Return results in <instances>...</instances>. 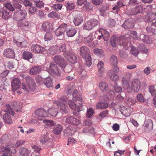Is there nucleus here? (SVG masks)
I'll return each mask as SVG.
<instances>
[{
	"instance_id": "obj_38",
	"label": "nucleus",
	"mask_w": 156,
	"mask_h": 156,
	"mask_svg": "<svg viewBox=\"0 0 156 156\" xmlns=\"http://www.w3.org/2000/svg\"><path fill=\"white\" fill-rule=\"evenodd\" d=\"M29 24L28 21H22L18 23L17 26L19 27H21L25 30H27L29 27Z\"/></svg>"
},
{
	"instance_id": "obj_23",
	"label": "nucleus",
	"mask_w": 156,
	"mask_h": 156,
	"mask_svg": "<svg viewBox=\"0 0 156 156\" xmlns=\"http://www.w3.org/2000/svg\"><path fill=\"white\" fill-rule=\"evenodd\" d=\"M104 64L103 62L100 61L97 64L98 69V75L100 76H101L105 71L104 67Z\"/></svg>"
},
{
	"instance_id": "obj_25",
	"label": "nucleus",
	"mask_w": 156,
	"mask_h": 156,
	"mask_svg": "<svg viewBox=\"0 0 156 156\" xmlns=\"http://www.w3.org/2000/svg\"><path fill=\"white\" fill-rule=\"evenodd\" d=\"M89 48L86 46H82L80 48V55L83 58H85L88 55Z\"/></svg>"
},
{
	"instance_id": "obj_16",
	"label": "nucleus",
	"mask_w": 156,
	"mask_h": 156,
	"mask_svg": "<svg viewBox=\"0 0 156 156\" xmlns=\"http://www.w3.org/2000/svg\"><path fill=\"white\" fill-rule=\"evenodd\" d=\"M65 56L69 61L72 64H74L77 62V57L76 56L71 54L70 52H67L65 53Z\"/></svg>"
},
{
	"instance_id": "obj_21",
	"label": "nucleus",
	"mask_w": 156,
	"mask_h": 156,
	"mask_svg": "<svg viewBox=\"0 0 156 156\" xmlns=\"http://www.w3.org/2000/svg\"><path fill=\"white\" fill-rule=\"evenodd\" d=\"M156 19V12L154 13L152 12H149L146 16L145 19L148 22H150Z\"/></svg>"
},
{
	"instance_id": "obj_7",
	"label": "nucleus",
	"mask_w": 156,
	"mask_h": 156,
	"mask_svg": "<svg viewBox=\"0 0 156 156\" xmlns=\"http://www.w3.org/2000/svg\"><path fill=\"white\" fill-rule=\"evenodd\" d=\"M98 21L95 19H92L86 22L83 25V28L88 30H91L93 27L98 24Z\"/></svg>"
},
{
	"instance_id": "obj_29",
	"label": "nucleus",
	"mask_w": 156,
	"mask_h": 156,
	"mask_svg": "<svg viewBox=\"0 0 156 156\" xmlns=\"http://www.w3.org/2000/svg\"><path fill=\"white\" fill-rule=\"evenodd\" d=\"M32 53L30 52L24 51L22 54L23 58L25 60L29 61L33 57Z\"/></svg>"
},
{
	"instance_id": "obj_50",
	"label": "nucleus",
	"mask_w": 156,
	"mask_h": 156,
	"mask_svg": "<svg viewBox=\"0 0 156 156\" xmlns=\"http://www.w3.org/2000/svg\"><path fill=\"white\" fill-rule=\"evenodd\" d=\"M62 69H63L64 71L66 73H69L72 70V66L70 64H65L64 66L61 68Z\"/></svg>"
},
{
	"instance_id": "obj_57",
	"label": "nucleus",
	"mask_w": 156,
	"mask_h": 156,
	"mask_svg": "<svg viewBox=\"0 0 156 156\" xmlns=\"http://www.w3.org/2000/svg\"><path fill=\"white\" fill-rule=\"evenodd\" d=\"M53 9L58 11L61 10L62 7V5L61 4H54L51 6Z\"/></svg>"
},
{
	"instance_id": "obj_11",
	"label": "nucleus",
	"mask_w": 156,
	"mask_h": 156,
	"mask_svg": "<svg viewBox=\"0 0 156 156\" xmlns=\"http://www.w3.org/2000/svg\"><path fill=\"white\" fill-rule=\"evenodd\" d=\"M9 73L8 70H5L0 74V90H3L5 89L4 82L5 79V78L6 76Z\"/></svg>"
},
{
	"instance_id": "obj_24",
	"label": "nucleus",
	"mask_w": 156,
	"mask_h": 156,
	"mask_svg": "<svg viewBox=\"0 0 156 156\" xmlns=\"http://www.w3.org/2000/svg\"><path fill=\"white\" fill-rule=\"evenodd\" d=\"M99 87L100 90L103 92H105L109 90L108 84L104 82H101L100 83Z\"/></svg>"
},
{
	"instance_id": "obj_5",
	"label": "nucleus",
	"mask_w": 156,
	"mask_h": 156,
	"mask_svg": "<svg viewBox=\"0 0 156 156\" xmlns=\"http://www.w3.org/2000/svg\"><path fill=\"white\" fill-rule=\"evenodd\" d=\"M67 24L62 23L57 28L55 31V35L58 37L63 38L64 37L65 32L67 28Z\"/></svg>"
},
{
	"instance_id": "obj_60",
	"label": "nucleus",
	"mask_w": 156,
	"mask_h": 156,
	"mask_svg": "<svg viewBox=\"0 0 156 156\" xmlns=\"http://www.w3.org/2000/svg\"><path fill=\"white\" fill-rule=\"evenodd\" d=\"M93 40V38L92 37V35L91 34H90L88 37H85L84 39L85 42L87 43H90Z\"/></svg>"
},
{
	"instance_id": "obj_30",
	"label": "nucleus",
	"mask_w": 156,
	"mask_h": 156,
	"mask_svg": "<svg viewBox=\"0 0 156 156\" xmlns=\"http://www.w3.org/2000/svg\"><path fill=\"white\" fill-rule=\"evenodd\" d=\"M115 95L114 91L112 90H110L106 95L104 96L103 98L104 100L107 101L112 100L114 98Z\"/></svg>"
},
{
	"instance_id": "obj_56",
	"label": "nucleus",
	"mask_w": 156,
	"mask_h": 156,
	"mask_svg": "<svg viewBox=\"0 0 156 156\" xmlns=\"http://www.w3.org/2000/svg\"><path fill=\"white\" fill-rule=\"evenodd\" d=\"M140 51L143 53H147L148 52V49L146 48L145 46L141 44L140 45Z\"/></svg>"
},
{
	"instance_id": "obj_19",
	"label": "nucleus",
	"mask_w": 156,
	"mask_h": 156,
	"mask_svg": "<svg viewBox=\"0 0 156 156\" xmlns=\"http://www.w3.org/2000/svg\"><path fill=\"white\" fill-rule=\"evenodd\" d=\"M143 12V8L141 6L138 5L136 8L132 9L129 11L130 15H136Z\"/></svg>"
},
{
	"instance_id": "obj_52",
	"label": "nucleus",
	"mask_w": 156,
	"mask_h": 156,
	"mask_svg": "<svg viewBox=\"0 0 156 156\" xmlns=\"http://www.w3.org/2000/svg\"><path fill=\"white\" fill-rule=\"evenodd\" d=\"M149 91L152 96L156 94V87L153 86H151L149 88Z\"/></svg>"
},
{
	"instance_id": "obj_27",
	"label": "nucleus",
	"mask_w": 156,
	"mask_h": 156,
	"mask_svg": "<svg viewBox=\"0 0 156 156\" xmlns=\"http://www.w3.org/2000/svg\"><path fill=\"white\" fill-rule=\"evenodd\" d=\"M145 127L146 129L150 131L153 129V122L151 119H148L145 121L144 123Z\"/></svg>"
},
{
	"instance_id": "obj_31",
	"label": "nucleus",
	"mask_w": 156,
	"mask_h": 156,
	"mask_svg": "<svg viewBox=\"0 0 156 156\" xmlns=\"http://www.w3.org/2000/svg\"><path fill=\"white\" fill-rule=\"evenodd\" d=\"M68 104L70 108L73 110L77 112H79L80 111V108L78 106L77 107L76 105L72 100H69Z\"/></svg>"
},
{
	"instance_id": "obj_33",
	"label": "nucleus",
	"mask_w": 156,
	"mask_h": 156,
	"mask_svg": "<svg viewBox=\"0 0 156 156\" xmlns=\"http://www.w3.org/2000/svg\"><path fill=\"white\" fill-rule=\"evenodd\" d=\"M3 119L4 122L6 123L10 124L12 122L11 116L8 114L5 113L3 116Z\"/></svg>"
},
{
	"instance_id": "obj_46",
	"label": "nucleus",
	"mask_w": 156,
	"mask_h": 156,
	"mask_svg": "<svg viewBox=\"0 0 156 156\" xmlns=\"http://www.w3.org/2000/svg\"><path fill=\"white\" fill-rule=\"evenodd\" d=\"M83 8L85 10L90 11L92 9V6L90 2H86L84 4Z\"/></svg>"
},
{
	"instance_id": "obj_12",
	"label": "nucleus",
	"mask_w": 156,
	"mask_h": 156,
	"mask_svg": "<svg viewBox=\"0 0 156 156\" xmlns=\"http://www.w3.org/2000/svg\"><path fill=\"white\" fill-rule=\"evenodd\" d=\"M63 120L68 124H73L75 125H78L80 124L79 120L71 116L67 117H65L63 118Z\"/></svg>"
},
{
	"instance_id": "obj_54",
	"label": "nucleus",
	"mask_w": 156,
	"mask_h": 156,
	"mask_svg": "<svg viewBox=\"0 0 156 156\" xmlns=\"http://www.w3.org/2000/svg\"><path fill=\"white\" fill-rule=\"evenodd\" d=\"M43 122L45 124L46 127L47 126L51 127L53 126L55 124L54 122L51 120H43Z\"/></svg>"
},
{
	"instance_id": "obj_20",
	"label": "nucleus",
	"mask_w": 156,
	"mask_h": 156,
	"mask_svg": "<svg viewBox=\"0 0 156 156\" xmlns=\"http://www.w3.org/2000/svg\"><path fill=\"white\" fill-rule=\"evenodd\" d=\"M107 75L111 80L114 81H117L119 80V76L117 74L113 73L112 70H109L107 73Z\"/></svg>"
},
{
	"instance_id": "obj_39",
	"label": "nucleus",
	"mask_w": 156,
	"mask_h": 156,
	"mask_svg": "<svg viewBox=\"0 0 156 156\" xmlns=\"http://www.w3.org/2000/svg\"><path fill=\"white\" fill-rule=\"evenodd\" d=\"M108 106V104L105 102H99L96 105V108L98 109H105Z\"/></svg>"
},
{
	"instance_id": "obj_62",
	"label": "nucleus",
	"mask_w": 156,
	"mask_h": 156,
	"mask_svg": "<svg viewBox=\"0 0 156 156\" xmlns=\"http://www.w3.org/2000/svg\"><path fill=\"white\" fill-rule=\"evenodd\" d=\"M136 98L138 101L140 102H143L144 101V98L141 94H138L136 96Z\"/></svg>"
},
{
	"instance_id": "obj_34",
	"label": "nucleus",
	"mask_w": 156,
	"mask_h": 156,
	"mask_svg": "<svg viewBox=\"0 0 156 156\" xmlns=\"http://www.w3.org/2000/svg\"><path fill=\"white\" fill-rule=\"evenodd\" d=\"M76 33V30L74 28H69L66 31V34L68 37H73Z\"/></svg>"
},
{
	"instance_id": "obj_6",
	"label": "nucleus",
	"mask_w": 156,
	"mask_h": 156,
	"mask_svg": "<svg viewBox=\"0 0 156 156\" xmlns=\"http://www.w3.org/2000/svg\"><path fill=\"white\" fill-rule=\"evenodd\" d=\"M27 13L24 9L20 10L18 12L14 13L13 19L16 21H19L25 19L27 16Z\"/></svg>"
},
{
	"instance_id": "obj_44",
	"label": "nucleus",
	"mask_w": 156,
	"mask_h": 156,
	"mask_svg": "<svg viewBox=\"0 0 156 156\" xmlns=\"http://www.w3.org/2000/svg\"><path fill=\"white\" fill-rule=\"evenodd\" d=\"M110 62L112 66H117V57L115 55H112L110 58Z\"/></svg>"
},
{
	"instance_id": "obj_36",
	"label": "nucleus",
	"mask_w": 156,
	"mask_h": 156,
	"mask_svg": "<svg viewBox=\"0 0 156 156\" xmlns=\"http://www.w3.org/2000/svg\"><path fill=\"white\" fill-rule=\"evenodd\" d=\"M2 149L3 153L2 156H12L11 151L9 147H4Z\"/></svg>"
},
{
	"instance_id": "obj_61",
	"label": "nucleus",
	"mask_w": 156,
	"mask_h": 156,
	"mask_svg": "<svg viewBox=\"0 0 156 156\" xmlns=\"http://www.w3.org/2000/svg\"><path fill=\"white\" fill-rule=\"evenodd\" d=\"M131 53L132 55L136 56L139 54V51L135 48L133 46H132L131 49Z\"/></svg>"
},
{
	"instance_id": "obj_45",
	"label": "nucleus",
	"mask_w": 156,
	"mask_h": 156,
	"mask_svg": "<svg viewBox=\"0 0 156 156\" xmlns=\"http://www.w3.org/2000/svg\"><path fill=\"white\" fill-rule=\"evenodd\" d=\"M20 155L22 156H28L30 151L26 148H22L20 151Z\"/></svg>"
},
{
	"instance_id": "obj_1",
	"label": "nucleus",
	"mask_w": 156,
	"mask_h": 156,
	"mask_svg": "<svg viewBox=\"0 0 156 156\" xmlns=\"http://www.w3.org/2000/svg\"><path fill=\"white\" fill-rule=\"evenodd\" d=\"M128 39V37H126V36H121L118 37L117 35H114L111 37L110 41L113 47H115L117 44L120 45H122L124 48L126 49V47L128 44H125V43Z\"/></svg>"
},
{
	"instance_id": "obj_53",
	"label": "nucleus",
	"mask_w": 156,
	"mask_h": 156,
	"mask_svg": "<svg viewBox=\"0 0 156 156\" xmlns=\"http://www.w3.org/2000/svg\"><path fill=\"white\" fill-rule=\"evenodd\" d=\"M124 5L121 2H119L117 5H115L114 7L113 8V9L115 12H117L119 10L120 7L124 6Z\"/></svg>"
},
{
	"instance_id": "obj_4",
	"label": "nucleus",
	"mask_w": 156,
	"mask_h": 156,
	"mask_svg": "<svg viewBox=\"0 0 156 156\" xmlns=\"http://www.w3.org/2000/svg\"><path fill=\"white\" fill-rule=\"evenodd\" d=\"M45 69L49 74L53 76H60V74L59 72L57 65L54 63H50L49 68H46Z\"/></svg>"
},
{
	"instance_id": "obj_8",
	"label": "nucleus",
	"mask_w": 156,
	"mask_h": 156,
	"mask_svg": "<svg viewBox=\"0 0 156 156\" xmlns=\"http://www.w3.org/2000/svg\"><path fill=\"white\" fill-rule=\"evenodd\" d=\"M66 101L63 98L56 100L54 102V103L60 107L61 110L62 112L65 113L66 111V106L65 105Z\"/></svg>"
},
{
	"instance_id": "obj_43",
	"label": "nucleus",
	"mask_w": 156,
	"mask_h": 156,
	"mask_svg": "<svg viewBox=\"0 0 156 156\" xmlns=\"http://www.w3.org/2000/svg\"><path fill=\"white\" fill-rule=\"evenodd\" d=\"M2 14V18L5 20L8 19L11 16L10 13L5 10H4Z\"/></svg>"
},
{
	"instance_id": "obj_35",
	"label": "nucleus",
	"mask_w": 156,
	"mask_h": 156,
	"mask_svg": "<svg viewBox=\"0 0 156 156\" xmlns=\"http://www.w3.org/2000/svg\"><path fill=\"white\" fill-rule=\"evenodd\" d=\"M65 6L67 11L70 12L75 8V5L73 2H68L65 4Z\"/></svg>"
},
{
	"instance_id": "obj_13",
	"label": "nucleus",
	"mask_w": 156,
	"mask_h": 156,
	"mask_svg": "<svg viewBox=\"0 0 156 156\" xmlns=\"http://www.w3.org/2000/svg\"><path fill=\"white\" fill-rule=\"evenodd\" d=\"M30 49L31 51L36 53H41L45 51V48L37 44L32 45Z\"/></svg>"
},
{
	"instance_id": "obj_42",
	"label": "nucleus",
	"mask_w": 156,
	"mask_h": 156,
	"mask_svg": "<svg viewBox=\"0 0 156 156\" xmlns=\"http://www.w3.org/2000/svg\"><path fill=\"white\" fill-rule=\"evenodd\" d=\"M130 109L131 108L130 107H128L127 108L123 107L122 109L123 112H121L126 116H129L131 113Z\"/></svg>"
},
{
	"instance_id": "obj_32",
	"label": "nucleus",
	"mask_w": 156,
	"mask_h": 156,
	"mask_svg": "<svg viewBox=\"0 0 156 156\" xmlns=\"http://www.w3.org/2000/svg\"><path fill=\"white\" fill-rule=\"evenodd\" d=\"M75 131L74 130L71 129L70 127H68L64 131V135L66 136H72Z\"/></svg>"
},
{
	"instance_id": "obj_18",
	"label": "nucleus",
	"mask_w": 156,
	"mask_h": 156,
	"mask_svg": "<svg viewBox=\"0 0 156 156\" xmlns=\"http://www.w3.org/2000/svg\"><path fill=\"white\" fill-rule=\"evenodd\" d=\"M56 46L59 48L60 51L65 52L66 51V45L63 40L57 39L56 41Z\"/></svg>"
},
{
	"instance_id": "obj_28",
	"label": "nucleus",
	"mask_w": 156,
	"mask_h": 156,
	"mask_svg": "<svg viewBox=\"0 0 156 156\" xmlns=\"http://www.w3.org/2000/svg\"><path fill=\"white\" fill-rule=\"evenodd\" d=\"M36 115L38 116L47 117L48 116L46 111L43 109H38L35 112Z\"/></svg>"
},
{
	"instance_id": "obj_3",
	"label": "nucleus",
	"mask_w": 156,
	"mask_h": 156,
	"mask_svg": "<svg viewBox=\"0 0 156 156\" xmlns=\"http://www.w3.org/2000/svg\"><path fill=\"white\" fill-rule=\"evenodd\" d=\"M141 87V82L139 79L136 78L130 82V85L127 89L134 92H138Z\"/></svg>"
},
{
	"instance_id": "obj_22",
	"label": "nucleus",
	"mask_w": 156,
	"mask_h": 156,
	"mask_svg": "<svg viewBox=\"0 0 156 156\" xmlns=\"http://www.w3.org/2000/svg\"><path fill=\"white\" fill-rule=\"evenodd\" d=\"M41 70V68L40 66H35L30 69L29 73L31 75H35L40 73Z\"/></svg>"
},
{
	"instance_id": "obj_51",
	"label": "nucleus",
	"mask_w": 156,
	"mask_h": 156,
	"mask_svg": "<svg viewBox=\"0 0 156 156\" xmlns=\"http://www.w3.org/2000/svg\"><path fill=\"white\" fill-rule=\"evenodd\" d=\"M12 105L14 106V107L16 108L15 109L17 112H18L21 110V107L20 106V103L18 101L14 102Z\"/></svg>"
},
{
	"instance_id": "obj_63",
	"label": "nucleus",
	"mask_w": 156,
	"mask_h": 156,
	"mask_svg": "<svg viewBox=\"0 0 156 156\" xmlns=\"http://www.w3.org/2000/svg\"><path fill=\"white\" fill-rule=\"evenodd\" d=\"M147 32L150 34H153L155 32V29L152 28L151 26H149L146 28Z\"/></svg>"
},
{
	"instance_id": "obj_40",
	"label": "nucleus",
	"mask_w": 156,
	"mask_h": 156,
	"mask_svg": "<svg viewBox=\"0 0 156 156\" xmlns=\"http://www.w3.org/2000/svg\"><path fill=\"white\" fill-rule=\"evenodd\" d=\"M100 30L102 32L101 33H103V35H102L103 38L105 41H107L110 37L109 34L105 29L104 30L102 28H100Z\"/></svg>"
},
{
	"instance_id": "obj_9",
	"label": "nucleus",
	"mask_w": 156,
	"mask_h": 156,
	"mask_svg": "<svg viewBox=\"0 0 156 156\" xmlns=\"http://www.w3.org/2000/svg\"><path fill=\"white\" fill-rule=\"evenodd\" d=\"M76 15L74 17L73 21L74 24L77 26L80 25L83 21V13L81 11H76Z\"/></svg>"
},
{
	"instance_id": "obj_58",
	"label": "nucleus",
	"mask_w": 156,
	"mask_h": 156,
	"mask_svg": "<svg viewBox=\"0 0 156 156\" xmlns=\"http://www.w3.org/2000/svg\"><path fill=\"white\" fill-rule=\"evenodd\" d=\"M78 93L77 90H75L73 92L72 95L73 96V101H76L78 99L79 97H78Z\"/></svg>"
},
{
	"instance_id": "obj_2",
	"label": "nucleus",
	"mask_w": 156,
	"mask_h": 156,
	"mask_svg": "<svg viewBox=\"0 0 156 156\" xmlns=\"http://www.w3.org/2000/svg\"><path fill=\"white\" fill-rule=\"evenodd\" d=\"M26 80L27 86L25 84H23L22 85V88L24 92L27 93L30 91H34L36 88V84L34 80L30 76H27L26 78Z\"/></svg>"
},
{
	"instance_id": "obj_17",
	"label": "nucleus",
	"mask_w": 156,
	"mask_h": 156,
	"mask_svg": "<svg viewBox=\"0 0 156 156\" xmlns=\"http://www.w3.org/2000/svg\"><path fill=\"white\" fill-rule=\"evenodd\" d=\"M122 27L125 29H129L133 28L134 27L133 20L130 18L125 21L122 25Z\"/></svg>"
},
{
	"instance_id": "obj_64",
	"label": "nucleus",
	"mask_w": 156,
	"mask_h": 156,
	"mask_svg": "<svg viewBox=\"0 0 156 156\" xmlns=\"http://www.w3.org/2000/svg\"><path fill=\"white\" fill-rule=\"evenodd\" d=\"M94 113L93 110L92 108H90L87 110V117L90 118L93 115Z\"/></svg>"
},
{
	"instance_id": "obj_14",
	"label": "nucleus",
	"mask_w": 156,
	"mask_h": 156,
	"mask_svg": "<svg viewBox=\"0 0 156 156\" xmlns=\"http://www.w3.org/2000/svg\"><path fill=\"white\" fill-rule=\"evenodd\" d=\"M20 81L18 78H15L12 80L11 86L13 92L15 91L20 88Z\"/></svg>"
},
{
	"instance_id": "obj_49",
	"label": "nucleus",
	"mask_w": 156,
	"mask_h": 156,
	"mask_svg": "<svg viewBox=\"0 0 156 156\" xmlns=\"http://www.w3.org/2000/svg\"><path fill=\"white\" fill-rule=\"evenodd\" d=\"M48 112L53 117H55L58 113L57 110L55 108H49Z\"/></svg>"
},
{
	"instance_id": "obj_26",
	"label": "nucleus",
	"mask_w": 156,
	"mask_h": 156,
	"mask_svg": "<svg viewBox=\"0 0 156 156\" xmlns=\"http://www.w3.org/2000/svg\"><path fill=\"white\" fill-rule=\"evenodd\" d=\"M44 82L47 87L51 88L53 87V80L49 77L46 78L44 80Z\"/></svg>"
},
{
	"instance_id": "obj_41",
	"label": "nucleus",
	"mask_w": 156,
	"mask_h": 156,
	"mask_svg": "<svg viewBox=\"0 0 156 156\" xmlns=\"http://www.w3.org/2000/svg\"><path fill=\"white\" fill-rule=\"evenodd\" d=\"M62 129V126L60 125H57L55 126L53 130V133L55 134H60Z\"/></svg>"
},
{
	"instance_id": "obj_47",
	"label": "nucleus",
	"mask_w": 156,
	"mask_h": 156,
	"mask_svg": "<svg viewBox=\"0 0 156 156\" xmlns=\"http://www.w3.org/2000/svg\"><path fill=\"white\" fill-rule=\"evenodd\" d=\"M86 59V64L88 66H90L92 64L91 58L90 55H88L85 58H84Z\"/></svg>"
},
{
	"instance_id": "obj_55",
	"label": "nucleus",
	"mask_w": 156,
	"mask_h": 156,
	"mask_svg": "<svg viewBox=\"0 0 156 156\" xmlns=\"http://www.w3.org/2000/svg\"><path fill=\"white\" fill-rule=\"evenodd\" d=\"M52 38L53 36L50 32H47L44 37V39L45 41H50Z\"/></svg>"
},
{
	"instance_id": "obj_59",
	"label": "nucleus",
	"mask_w": 156,
	"mask_h": 156,
	"mask_svg": "<svg viewBox=\"0 0 156 156\" xmlns=\"http://www.w3.org/2000/svg\"><path fill=\"white\" fill-rule=\"evenodd\" d=\"M5 7L11 11H13L15 10L14 8L13 7L11 3L6 2L5 4Z\"/></svg>"
},
{
	"instance_id": "obj_37",
	"label": "nucleus",
	"mask_w": 156,
	"mask_h": 156,
	"mask_svg": "<svg viewBox=\"0 0 156 156\" xmlns=\"http://www.w3.org/2000/svg\"><path fill=\"white\" fill-rule=\"evenodd\" d=\"M3 109L5 112H7L12 115H13L14 113L12 107L9 104L6 105L4 107Z\"/></svg>"
},
{
	"instance_id": "obj_15",
	"label": "nucleus",
	"mask_w": 156,
	"mask_h": 156,
	"mask_svg": "<svg viewBox=\"0 0 156 156\" xmlns=\"http://www.w3.org/2000/svg\"><path fill=\"white\" fill-rule=\"evenodd\" d=\"M5 57L9 58H13L15 57V55L13 50L10 48L5 49L3 52Z\"/></svg>"
},
{
	"instance_id": "obj_10",
	"label": "nucleus",
	"mask_w": 156,
	"mask_h": 156,
	"mask_svg": "<svg viewBox=\"0 0 156 156\" xmlns=\"http://www.w3.org/2000/svg\"><path fill=\"white\" fill-rule=\"evenodd\" d=\"M53 60L61 68H62L66 63V61L64 58L61 55H56L53 58Z\"/></svg>"
},
{
	"instance_id": "obj_48",
	"label": "nucleus",
	"mask_w": 156,
	"mask_h": 156,
	"mask_svg": "<svg viewBox=\"0 0 156 156\" xmlns=\"http://www.w3.org/2000/svg\"><path fill=\"white\" fill-rule=\"evenodd\" d=\"M58 48L56 46H53L50 48L48 50L49 52L51 55H54L57 53Z\"/></svg>"
}]
</instances>
